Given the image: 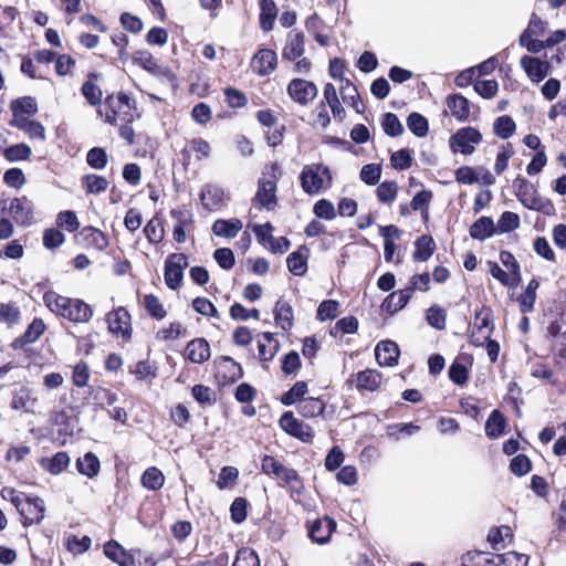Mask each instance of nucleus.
<instances>
[{
    "label": "nucleus",
    "mask_w": 566,
    "mask_h": 566,
    "mask_svg": "<svg viewBox=\"0 0 566 566\" xmlns=\"http://www.w3.org/2000/svg\"><path fill=\"white\" fill-rule=\"evenodd\" d=\"M217 368V377H221L223 382L233 384L243 377L242 366L232 357L222 355L213 361Z\"/></svg>",
    "instance_id": "nucleus-13"
},
{
    "label": "nucleus",
    "mask_w": 566,
    "mask_h": 566,
    "mask_svg": "<svg viewBox=\"0 0 566 566\" xmlns=\"http://www.w3.org/2000/svg\"><path fill=\"white\" fill-rule=\"evenodd\" d=\"M358 390L376 391L381 382V374L376 369H365L356 375Z\"/></svg>",
    "instance_id": "nucleus-37"
},
{
    "label": "nucleus",
    "mask_w": 566,
    "mask_h": 566,
    "mask_svg": "<svg viewBox=\"0 0 566 566\" xmlns=\"http://www.w3.org/2000/svg\"><path fill=\"white\" fill-rule=\"evenodd\" d=\"M496 554L483 551H469L461 556L462 566H496Z\"/></svg>",
    "instance_id": "nucleus-36"
},
{
    "label": "nucleus",
    "mask_w": 566,
    "mask_h": 566,
    "mask_svg": "<svg viewBox=\"0 0 566 566\" xmlns=\"http://www.w3.org/2000/svg\"><path fill=\"white\" fill-rule=\"evenodd\" d=\"M249 501L245 497H235L230 505V517L234 524H242L248 517Z\"/></svg>",
    "instance_id": "nucleus-58"
},
{
    "label": "nucleus",
    "mask_w": 566,
    "mask_h": 566,
    "mask_svg": "<svg viewBox=\"0 0 566 566\" xmlns=\"http://www.w3.org/2000/svg\"><path fill=\"white\" fill-rule=\"evenodd\" d=\"M380 124L384 133L389 137H398L405 130L399 117L391 112H387L381 115Z\"/></svg>",
    "instance_id": "nucleus-46"
},
{
    "label": "nucleus",
    "mask_w": 566,
    "mask_h": 566,
    "mask_svg": "<svg viewBox=\"0 0 566 566\" xmlns=\"http://www.w3.org/2000/svg\"><path fill=\"white\" fill-rule=\"evenodd\" d=\"M105 105L111 109L105 120L111 124H116V116L119 115L120 119L127 124H132L139 119L142 114L137 109V103L125 92H119L115 97L113 94L105 98Z\"/></svg>",
    "instance_id": "nucleus-3"
},
{
    "label": "nucleus",
    "mask_w": 566,
    "mask_h": 566,
    "mask_svg": "<svg viewBox=\"0 0 566 566\" xmlns=\"http://www.w3.org/2000/svg\"><path fill=\"white\" fill-rule=\"evenodd\" d=\"M105 556L118 566H142V560L136 559L142 555L140 549L127 551L117 541L111 539L103 546Z\"/></svg>",
    "instance_id": "nucleus-7"
},
{
    "label": "nucleus",
    "mask_w": 566,
    "mask_h": 566,
    "mask_svg": "<svg viewBox=\"0 0 566 566\" xmlns=\"http://www.w3.org/2000/svg\"><path fill=\"white\" fill-rule=\"evenodd\" d=\"M482 140L481 132L472 126L459 128L449 139L450 149L453 153L460 151L463 155H471L474 153V145L480 144Z\"/></svg>",
    "instance_id": "nucleus-4"
},
{
    "label": "nucleus",
    "mask_w": 566,
    "mask_h": 566,
    "mask_svg": "<svg viewBox=\"0 0 566 566\" xmlns=\"http://www.w3.org/2000/svg\"><path fill=\"white\" fill-rule=\"evenodd\" d=\"M56 314L75 323H85L93 316L92 307L80 298H70L69 303L61 304Z\"/></svg>",
    "instance_id": "nucleus-9"
},
{
    "label": "nucleus",
    "mask_w": 566,
    "mask_h": 566,
    "mask_svg": "<svg viewBox=\"0 0 566 566\" xmlns=\"http://www.w3.org/2000/svg\"><path fill=\"white\" fill-rule=\"evenodd\" d=\"M496 233V227L491 217L478 218L469 228V234L473 240L484 241Z\"/></svg>",
    "instance_id": "nucleus-24"
},
{
    "label": "nucleus",
    "mask_w": 566,
    "mask_h": 566,
    "mask_svg": "<svg viewBox=\"0 0 566 566\" xmlns=\"http://www.w3.org/2000/svg\"><path fill=\"white\" fill-rule=\"evenodd\" d=\"M436 250V242L430 234H422L415 241V251L412 259L415 262H426L431 258Z\"/></svg>",
    "instance_id": "nucleus-32"
},
{
    "label": "nucleus",
    "mask_w": 566,
    "mask_h": 566,
    "mask_svg": "<svg viewBox=\"0 0 566 566\" xmlns=\"http://www.w3.org/2000/svg\"><path fill=\"white\" fill-rule=\"evenodd\" d=\"M132 61L151 75L159 65L153 54L146 50L136 51L132 56Z\"/></svg>",
    "instance_id": "nucleus-63"
},
{
    "label": "nucleus",
    "mask_w": 566,
    "mask_h": 566,
    "mask_svg": "<svg viewBox=\"0 0 566 566\" xmlns=\"http://www.w3.org/2000/svg\"><path fill=\"white\" fill-rule=\"evenodd\" d=\"M45 504L44 501L38 495L28 496L25 503L24 516H21L24 527L33 524H40L44 518Z\"/></svg>",
    "instance_id": "nucleus-20"
},
{
    "label": "nucleus",
    "mask_w": 566,
    "mask_h": 566,
    "mask_svg": "<svg viewBox=\"0 0 566 566\" xmlns=\"http://www.w3.org/2000/svg\"><path fill=\"white\" fill-rule=\"evenodd\" d=\"M165 475L156 467L146 469L140 476V484L149 491H158L164 486Z\"/></svg>",
    "instance_id": "nucleus-42"
},
{
    "label": "nucleus",
    "mask_w": 566,
    "mask_h": 566,
    "mask_svg": "<svg viewBox=\"0 0 566 566\" xmlns=\"http://www.w3.org/2000/svg\"><path fill=\"white\" fill-rule=\"evenodd\" d=\"M13 216L14 221L23 227H28L32 223L33 219V207L27 197L13 198L10 201L8 209Z\"/></svg>",
    "instance_id": "nucleus-19"
},
{
    "label": "nucleus",
    "mask_w": 566,
    "mask_h": 566,
    "mask_svg": "<svg viewBox=\"0 0 566 566\" xmlns=\"http://www.w3.org/2000/svg\"><path fill=\"white\" fill-rule=\"evenodd\" d=\"M506 419L502 411L494 409L485 421V434L490 439H497L505 433Z\"/></svg>",
    "instance_id": "nucleus-31"
},
{
    "label": "nucleus",
    "mask_w": 566,
    "mask_h": 566,
    "mask_svg": "<svg viewBox=\"0 0 566 566\" xmlns=\"http://www.w3.org/2000/svg\"><path fill=\"white\" fill-rule=\"evenodd\" d=\"M70 455L65 451H59L51 458L43 457L39 460V464L52 475L62 473L70 465Z\"/></svg>",
    "instance_id": "nucleus-28"
},
{
    "label": "nucleus",
    "mask_w": 566,
    "mask_h": 566,
    "mask_svg": "<svg viewBox=\"0 0 566 566\" xmlns=\"http://www.w3.org/2000/svg\"><path fill=\"white\" fill-rule=\"evenodd\" d=\"M305 51V35L302 31L292 30L286 35L285 45L282 50V59L294 62Z\"/></svg>",
    "instance_id": "nucleus-16"
},
{
    "label": "nucleus",
    "mask_w": 566,
    "mask_h": 566,
    "mask_svg": "<svg viewBox=\"0 0 566 566\" xmlns=\"http://www.w3.org/2000/svg\"><path fill=\"white\" fill-rule=\"evenodd\" d=\"M45 331L44 322L34 317L33 321L28 325L27 329L22 335L15 338L12 343L13 349H21L28 344L34 343Z\"/></svg>",
    "instance_id": "nucleus-23"
},
{
    "label": "nucleus",
    "mask_w": 566,
    "mask_h": 566,
    "mask_svg": "<svg viewBox=\"0 0 566 566\" xmlns=\"http://www.w3.org/2000/svg\"><path fill=\"white\" fill-rule=\"evenodd\" d=\"M298 179L301 188L306 195H317L324 188V179L318 174L314 164L305 165L300 172Z\"/></svg>",
    "instance_id": "nucleus-14"
},
{
    "label": "nucleus",
    "mask_w": 566,
    "mask_h": 566,
    "mask_svg": "<svg viewBox=\"0 0 566 566\" xmlns=\"http://www.w3.org/2000/svg\"><path fill=\"white\" fill-rule=\"evenodd\" d=\"M277 479H281L285 484L290 486L292 492H296L297 494H301L304 489L302 478L300 476L298 472L292 468L284 465L277 475Z\"/></svg>",
    "instance_id": "nucleus-54"
},
{
    "label": "nucleus",
    "mask_w": 566,
    "mask_h": 566,
    "mask_svg": "<svg viewBox=\"0 0 566 566\" xmlns=\"http://www.w3.org/2000/svg\"><path fill=\"white\" fill-rule=\"evenodd\" d=\"M337 523L329 516L316 518L307 525V535L313 543L318 545L327 544L332 534L336 531Z\"/></svg>",
    "instance_id": "nucleus-10"
},
{
    "label": "nucleus",
    "mask_w": 566,
    "mask_h": 566,
    "mask_svg": "<svg viewBox=\"0 0 566 566\" xmlns=\"http://www.w3.org/2000/svg\"><path fill=\"white\" fill-rule=\"evenodd\" d=\"M274 321L283 331H290L293 326V308L290 303L279 298L273 310Z\"/></svg>",
    "instance_id": "nucleus-34"
},
{
    "label": "nucleus",
    "mask_w": 566,
    "mask_h": 566,
    "mask_svg": "<svg viewBox=\"0 0 566 566\" xmlns=\"http://www.w3.org/2000/svg\"><path fill=\"white\" fill-rule=\"evenodd\" d=\"M185 358L193 364H203L210 358V345L203 337L190 340L185 348Z\"/></svg>",
    "instance_id": "nucleus-21"
},
{
    "label": "nucleus",
    "mask_w": 566,
    "mask_h": 566,
    "mask_svg": "<svg viewBox=\"0 0 566 566\" xmlns=\"http://www.w3.org/2000/svg\"><path fill=\"white\" fill-rule=\"evenodd\" d=\"M101 77V74L97 72H90L87 74L86 81L83 83L81 87V93L85 97L86 102L91 106H96L101 104L102 101V90L99 86L95 84V81H97Z\"/></svg>",
    "instance_id": "nucleus-30"
},
{
    "label": "nucleus",
    "mask_w": 566,
    "mask_h": 566,
    "mask_svg": "<svg viewBox=\"0 0 566 566\" xmlns=\"http://www.w3.org/2000/svg\"><path fill=\"white\" fill-rule=\"evenodd\" d=\"M82 186L86 193L98 195L108 187V181L104 176L87 174L82 178Z\"/></svg>",
    "instance_id": "nucleus-48"
},
{
    "label": "nucleus",
    "mask_w": 566,
    "mask_h": 566,
    "mask_svg": "<svg viewBox=\"0 0 566 566\" xmlns=\"http://www.w3.org/2000/svg\"><path fill=\"white\" fill-rule=\"evenodd\" d=\"M311 251L306 244L300 245L295 251L286 258L289 271L295 276H304L307 271V260Z\"/></svg>",
    "instance_id": "nucleus-22"
},
{
    "label": "nucleus",
    "mask_w": 566,
    "mask_h": 566,
    "mask_svg": "<svg viewBox=\"0 0 566 566\" xmlns=\"http://www.w3.org/2000/svg\"><path fill=\"white\" fill-rule=\"evenodd\" d=\"M400 355L399 346L390 339L381 340L375 348V357L380 366L394 367L398 364Z\"/></svg>",
    "instance_id": "nucleus-18"
},
{
    "label": "nucleus",
    "mask_w": 566,
    "mask_h": 566,
    "mask_svg": "<svg viewBox=\"0 0 566 566\" xmlns=\"http://www.w3.org/2000/svg\"><path fill=\"white\" fill-rule=\"evenodd\" d=\"M515 130L516 124L510 115H501L493 122V133L501 139H509Z\"/></svg>",
    "instance_id": "nucleus-44"
},
{
    "label": "nucleus",
    "mask_w": 566,
    "mask_h": 566,
    "mask_svg": "<svg viewBox=\"0 0 566 566\" xmlns=\"http://www.w3.org/2000/svg\"><path fill=\"white\" fill-rule=\"evenodd\" d=\"M496 566H526L528 556L514 551L496 554Z\"/></svg>",
    "instance_id": "nucleus-60"
},
{
    "label": "nucleus",
    "mask_w": 566,
    "mask_h": 566,
    "mask_svg": "<svg viewBox=\"0 0 566 566\" xmlns=\"http://www.w3.org/2000/svg\"><path fill=\"white\" fill-rule=\"evenodd\" d=\"M324 101L332 111L334 118L343 122L346 115L345 108L342 106L335 86L332 83H326L324 86Z\"/></svg>",
    "instance_id": "nucleus-39"
},
{
    "label": "nucleus",
    "mask_w": 566,
    "mask_h": 566,
    "mask_svg": "<svg viewBox=\"0 0 566 566\" xmlns=\"http://www.w3.org/2000/svg\"><path fill=\"white\" fill-rule=\"evenodd\" d=\"M446 311L437 304L431 305L426 312L428 324L437 331H443L446 328Z\"/></svg>",
    "instance_id": "nucleus-62"
},
{
    "label": "nucleus",
    "mask_w": 566,
    "mask_h": 566,
    "mask_svg": "<svg viewBox=\"0 0 566 566\" xmlns=\"http://www.w3.org/2000/svg\"><path fill=\"white\" fill-rule=\"evenodd\" d=\"M277 17V8L274 0L260 1L259 23L264 32L273 30L275 19Z\"/></svg>",
    "instance_id": "nucleus-33"
},
{
    "label": "nucleus",
    "mask_w": 566,
    "mask_h": 566,
    "mask_svg": "<svg viewBox=\"0 0 566 566\" xmlns=\"http://www.w3.org/2000/svg\"><path fill=\"white\" fill-rule=\"evenodd\" d=\"M430 285V274L429 272H423L420 274H415L409 279L408 285L399 290L398 304L392 306V301L396 298L397 293L391 292L389 295L385 297L380 307L381 311L389 314L395 315L400 310L405 308L409 301L412 297L415 291L427 292Z\"/></svg>",
    "instance_id": "nucleus-2"
},
{
    "label": "nucleus",
    "mask_w": 566,
    "mask_h": 566,
    "mask_svg": "<svg viewBox=\"0 0 566 566\" xmlns=\"http://www.w3.org/2000/svg\"><path fill=\"white\" fill-rule=\"evenodd\" d=\"M108 163V155L103 147H92L86 154V164L96 170L104 169Z\"/></svg>",
    "instance_id": "nucleus-57"
},
{
    "label": "nucleus",
    "mask_w": 566,
    "mask_h": 566,
    "mask_svg": "<svg viewBox=\"0 0 566 566\" xmlns=\"http://www.w3.org/2000/svg\"><path fill=\"white\" fill-rule=\"evenodd\" d=\"M188 259L184 253H170L165 260L164 279L168 289L176 291L184 280V271Z\"/></svg>",
    "instance_id": "nucleus-5"
},
{
    "label": "nucleus",
    "mask_w": 566,
    "mask_h": 566,
    "mask_svg": "<svg viewBox=\"0 0 566 566\" xmlns=\"http://www.w3.org/2000/svg\"><path fill=\"white\" fill-rule=\"evenodd\" d=\"M242 227V221L238 218L217 219L212 223L211 231L217 237L232 239L237 237Z\"/></svg>",
    "instance_id": "nucleus-27"
},
{
    "label": "nucleus",
    "mask_w": 566,
    "mask_h": 566,
    "mask_svg": "<svg viewBox=\"0 0 566 566\" xmlns=\"http://www.w3.org/2000/svg\"><path fill=\"white\" fill-rule=\"evenodd\" d=\"M340 95L345 103H348L356 113L361 114L364 112V106L360 108L359 103L361 98L357 92L356 86L349 81H345V85L340 87Z\"/></svg>",
    "instance_id": "nucleus-53"
},
{
    "label": "nucleus",
    "mask_w": 566,
    "mask_h": 566,
    "mask_svg": "<svg viewBox=\"0 0 566 566\" xmlns=\"http://www.w3.org/2000/svg\"><path fill=\"white\" fill-rule=\"evenodd\" d=\"M276 190L277 186L274 180L260 178L253 202L259 203L261 208L272 210L277 205Z\"/></svg>",
    "instance_id": "nucleus-15"
},
{
    "label": "nucleus",
    "mask_w": 566,
    "mask_h": 566,
    "mask_svg": "<svg viewBox=\"0 0 566 566\" xmlns=\"http://www.w3.org/2000/svg\"><path fill=\"white\" fill-rule=\"evenodd\" d=\"M520 216L512 211H504L495 224L496 233H509L520 227Z\"/></svg>",
    "instance_id": "nucleus-59"
},
{
    "label": "nucleus",
    "mask_w": 566,
    "mask_h": 566,
    "mask_svg": "<svg viewBox=\"0 0 566 566\" xmlns=\"http://www.w3.org/2000/svg\"><path fill=\"white\" fill-rule=\"evenodd\" d=\"M407 127L416 137H424L429 132V120L420 113L412 112L407 116Z\"/></svg>",
    "instance_id": "nucleus-45"
},
{
    "label": "nucleus",
    "mask_w": 566,
    "mask_h": 566,
    "mask_svg": "<svg viewBox=\"0 0 566 566\" xmlns=\"http://www.w3.org/2000/svg\"><path fill=\"white\" fill-rule=\"evenodd\" d=\"M509 469L512 474L521 478L528 474L532 471L533 463L528 455L520 453L511 459Z\"/></svg>",
    "instance_id": "nucleus-55"
},
{
    "label": "nucleus",
    "mask_w": 566,
    "mask_h": 566,
    "mask_svg": "<svg viewBox=\"0 0 566 566\" xmlns=\"http://www.w3.org/2000/svg\"><path fill=\"white\" fill-rule=\"evenodd\" d=\"M279 424L281 429L289 434L290 437H293L303 443H312L314 439V429L303 422L302 420H298L293 411H285L282 413Z\"/></svg>",
    "instance_id": "nucleus-6"
},
{
    "label": "nucleus",
    "mask_w": 566,
    "mask_h": 566,
    "mask_svg": "<svg viewBox=\"0 0 566 566\" xmlns=\"http://www.w3.org/2000/svg\"><path fill=\"white\" fill-rule=\"evenodd\" d=\"M277 54L271 49H260L251 61V66L260 76L270 75L276 67Z\"/></svg>",
    "instance_id": "nucleus-17"
},
{
    "label": "nucleus",
    "mask_w": 566,
    "mask_h": 566,
    "mask_svg": "<svg viewBox=\"0 0 566 566\" xmlns=\"http://www.w3.org/2000/svg\"><path fill=\"white\" fill-rule=\"evenodd\" d=\"M297 411L303 418L323 416L325 411V402L321 398H305L301 403H298Z\"/></svg>",
    "instance_id": "nucleus-41"
},
{
    "label": "nucleus",
    "mask_w": 566,
    "mask_h": 566,
    "mask_svg": "<svg viewBox=\"0 0 566 566\" xmlns=\"http://www.w3.org/2000/svg\"><path fill=\"white\" fill-rule=\"evenodd\" d=\"M144 307L147 312V314L153 319H164L167 315L166 310L164 308V305L159 301V298L155 294H146L144 296Z\"/></svg>",
    "instance_id": "nucleus-56"
},
{
    "label": "nucleus",
    "mask_w": 566,
    "mask_h": 566,
    "mask_svg": "<svg viewBox=\"0 0 566 566\" xmlns=\"http://www.w3.org/2000/svg\"><path fill=\"white\" fill-rule=\"evenodd\" d=\"M232 566H260V559L255 551L242 547L238 549Z\"/></svg>",
    "instance_id": "nucleus-64"
},
{
    "label": "nucleus",
    "mask_w": 566,
    "mask_h": 566,
    "mask_svg": "<svg viewBox=\"0 0 566 566\" xmlns=\"http://www.w3.org/2000/svg\"><path fill=\"white\" fill-rule=\"evenodd\" d=\"M287 95L300 105H307L313 101L318 90L314 82L304 78H293L286 87Z\"/></svg>",
    "instance_id": "nucleus-8"
},
{
    "label": "nucleus",
    "mask_w": 566,
    "mask_h": 566,
    "mask_svg": "<svg viewBox=\"0 0 566 566\" xmlns=\"http://www.w3.org/2000/svg\"><path fill=\"white\" fill-rule=\"evenodd\" d=\"M533 35L534 31L531 30V28L524 29L518 36V44L525 48L530 53L537 54L546 49V46L544 40L534 39Z\"/></svg>",
    "instance_id": "nucleus-52"
},
{
    "label": "nucleus",
    "mask_w": 566,
    "mask_h": 566,
    "mask_svg": "<svg viewBox=\"0 0 566 566\" xmlns=\"http://www.w3.org/2000/svg\"><path fill=\"white\" fill-rule=\"evenodd\" d=\"M539 286V282L536 279H532L524 293H522L517 297V302L520 305V311L522 314L531 313L534 310V304L536 301V290Z\"/></svg>",
    "instance_id": "nucleus-40"
},
{
    "label": "nucleus",
    "mask_w": 566,
    "mask_h": 566,
    "mask_svg": "<svg viewBox=\"0 0 566 566\" xmlns=\"http://www.w3.org/2000/svg\"><path fill=\"white\" fill-rule=\"evenodd\" d=\"M80 237L88 244L99 251H104L108 247V237L99 229L87 226L80 231Z\"/></svg>",
    "instance_id": "nucleus-38"
},
{
    "label": "nucleus",
    "mask_w": 566,
    "mask_h": 566,
    "mask_svg": "<svg viewBox=\"0 0 566 566\" xmlns=\"http://www.w3.org/2000/svg\"><path fill=\"white\" fill-rule=\"evenodd\" d=\"M10 111L13 117L19 115L33 116L39 111L36 98L33 96H22L10 102Z\"/></svg>",
    "instance_id": "nucleus-35"
},
{
    "label": "nucleus",
    "mask_w": 566,
    "mask_h": 566,
    "mask_svg": "<svg viewBox=\"0 0 566 566\" xmlns=\"http://www.w3.org/2000/svg\"><path fill=\"white\" fill-rule=\"evenodd\" d=\"M398 192L397 182L394 180H385L380 182L376 189V196L381 203H391L395 201Z\"/></svg>",
    "instance_id": "nucleus-61"
},
{
    "label": "nucleus",
    "mask_w": 566,
    "mask_h": 566,
    "mask_svg": "<svg viewBox=\"0 0 566 566\" xmlns=\"http://www.w3.org/2000/svg\"><path fill=\"white\" fill-rule=\"evenodd\" d=\"M224 191L217 185L207 184L202 187L199 199L206 210H213L223 202Z\"/></svg>",
    "instance_id": "nucleus-25"
},
{
    "label": "nucleus",
    "mask_w": 566,
    "mask_h": 566,
    "mask_svg": "<svg viewBox=\"0 0 566 566\" xmlns=\"http://www.w3.org/2000/svg\"><path fill=\"white\" fill-rule=\"evenodd\" d=\"M2 155L9 163L22 161L31 157L32 150L25 143H19L6 147Z\"/></svg>",
    "instance_id": "nucleus-47"
},
{
    "label": "nucleus",
    "mask_w": 566,
    "mask_h": 566,
    "mask_svg": "<svg viewBox=\"0 0 566 566\" xmlns=\"http://www.w3.org/2000/svg\"><path fill=\"white\" fill-rule=\"evenodd\" d=\"M513 188L516 198L525 208L548 217L556 213V208L552 200L542 198L536 188L525 177L518 175L513 180Z\"/></svg>",
    "instance_id": "nucleus-1"
},
{
    "label": "nucleus",
    "mask_w": 566,
    "mask_h": 566,
    "mask_svg": "<svg viewBox=\"0 0 566 566\" xmlns=\"http://www.w3.org/2000/svg\"><path fill=\"white\" fill-rule=\"evenodd\" d=\"M75 467L80 474L93 479L99 473L101 462L94 452L88 451L83 457L76 459Z\"/></svg>",
    "instance_id": "nucleus-29"
},
{
    "label": "nucleus",
    "mask_w": 566,
    "mask_h": 566,
    "mask_svg": "<svg viewBox=\"0 0 566 566\" xmlns=\"http://www.w3.org/2000/svg\"><path fill=\"white\" fill-rule=\"evenodd\" d=\"M130 318L129 312L125 307L119 306L107 314L108 331L112 334L120 335L123 339H129L133 332Z\"/></svg>",
    "instance_id": "nucleus-11"
},
{
    "label": "nucleus",
    "mask_w": 566,
    "mask_h": 566,
    "mask_svg": "<svg viewBox=\"0 0 566 566\" xmlns=\"http://www.w3.org/2000/svg\"><path fill=\"white\" fill-rule=\"evenodd\" d=\"M307 392V384L303 380L296 381L289 390L283 392L280 397V401L283 406H293L296 402H302L304 396Z\"/></svg>",
    "instance_id": "nucleus-43"
},
{
    "label": "nucleus",
    "mask_w": 566,
    "mask_h": 566,
    "mask_svg": "<svg viewBox=\"0 0 566 566\" xmlns=\"http://www.w3.org/2000/svg\"><path fill=\"white\" fill-rule=\"evenodd\" d=\"M419 431L420 426L415 424L413 422L391 423L386 427L387 436L396 441L400 440L401 436L410 437Z\"/></svg>",
    "instance_id": "nucleus-49"
},
{
    "label": "nucleus",
    "mask_w": 566,
    "mask_h": 566,
    "mask_svg": "<svg viewBox=\"0 0 566 566\" xmlns=\"http://www.w3.org/2000/svg\"><path fill=\"white\" fill-rule=\"evenodd\" d=\"M191 396L201 407L213 406L217 401V394L202 384H197L191 388Z\"/></svg>",
    "instance_id": "nucleus-50"
},
{
    "label": "nucleus",
    "mask_w": 566,
    "mask_h": 566,
    "mask_svg": "<svg viewBox=\"0 0 566 566\" xmlns=\"http://www.w3.org/2000/svg\"><path fill=\"white\" fill-rule=\"evenodd\" d=\"M489 270L491 275L504 286L515 287L522 281V277H516L505 272L495 261H489Z\"/></svg>",
    "instance_id": "nucleus-51"
},
{
    "label": "nucleus",
    "mask_w": 566,
    "mask_h": 566,
    "mask_svg": "<svg viewBox=\"0 0 566 566\" xmlns=\"http://www.w3.org/2000/svg\"><path fill=\"white\" fill-rule=\"evenodd\" d=\"M521 67L533 83H541L551 73L552 65L534 55H523L520 61Z\"/></svg>",
    "instance_id": "nucleus-12"
},
{
    "label": "nucleus",
    "mask_w": 566,
    "mask_h": 566,
    "mask_svg": "<svg viewBox=\"0 0 566 566\" xmlns=\"http://www.w3.org/2000/svg\"><path fill=\"white\" fill-rule=\"evenodd\" d=\"M447 105L452 114L459 122H467L470 115V101L460 93L448 95Z\"/></svg>",
    "instance_id": "nucleus-26"
}]
</instances>
